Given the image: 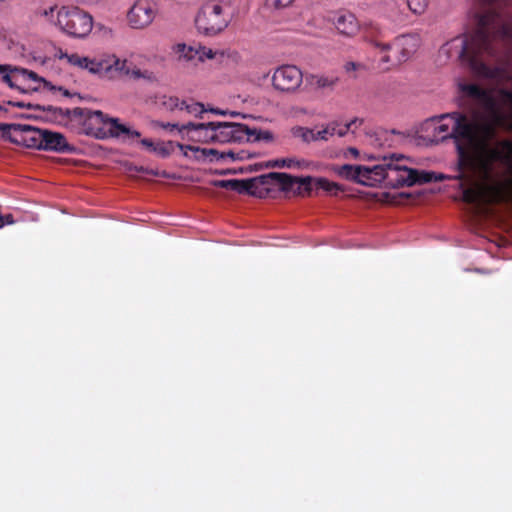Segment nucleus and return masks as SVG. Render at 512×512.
<instances>
[{"mask_svg": "<svg viewBox=\"0 0 512 512\" xmlns=\"http://www.w3.org/2000/svg\"><path fill=\"white\" fill-rule=\"evenodd\" d=\"M474 31L445 43L441 52L456 57L472 74L492 80L495 93L461 80V97L479 105L485 114L475 122L484 140H494L498 128L512 126V0H475Z\"/></svg>", "mask_w": 512, "mask_h": 512, "instance_id": "1", "label": "nucleus"}, {"mask_svg": "<svg viewBox=\"0 0 512 512\" xmlns=\"http://www.w3.org/2000/svg\"><path fill=\"white\" fill-rule=\"evenodd\" d=\"M422 130L432 131L431 141L433 142L453 140L457 160L454 174L447 178L458 181L462 191L471 175L475 173L476 166L480 165L485 170L488 153L496 152L487 148L492 140H484L475 122L460 111L433 116L425 121Z\"/></svg>", "mask_w": 512, "mask_h": 512, "instance_id": "2", "label": "nucleus"}, {"mask_svg": "<svg viewBox=\"0 0 512 512\" xmlns=\"http://www.w3.org/2000/svg\"><path fill=\"white\" fill-rule=\"evenodd\" d=\"M487 148L496 151L488 153L485 170L480 165L475 168L462 192L464 202L473 205L512 204V141L488 143Z\"/></svg>", "mask_w": 512, "mask_h": 512, "instance_id": "3", "label": "nucleus"}, {"mask_svg": "<svg viewBox=\"0 0 512 512\" xmlns=\"http://www.w3.org/2000/svg\"><path fill=\"white\" fill-rule=\"evenodd\" d=\"M212 185L217 188L236 191L239 194L246 193L258 197H264L269 192L270 187H279L283 192H293L298 196H308L314 188L324 190L331 195H337L339 191H343L339 184L326 178L296 177L281 172H270L247 180H214Z\"/></svg>", "mask_w": 512, "mask_h": 512, "instance_id": "4", "label": "nucleus"}, {"mask_svg": "<svg viewBox=\"0 0 512 512\" xmlns=\"http://www.w3.org/2000/svg\"><path fill=\"white\" fill-rule=\"evenodd\" d=\"M83 126L87 135L94 136L99 139L107 137H121L125 135L127 138H139L140 132L131 130L124 124L119 123L117 118H111L99 110H90L86 116Z\"/></svg>", "mask_w": 512, "mask_h": 512, "instance_id": "5", "label": "nucleus"}, {"mask_svg": "<svg viewBox=\"0 0 512 512\" xmlns=\"http://www.w3.org/2000/svg\"><path fill=\"white\" fill-rule=\"evenodd\" d=\"M231 20L230 9L218 4L217 1H207L198 12L195 24L202 34L213 36L223 31Z\"/></svg>", "mask_w": 512, "mask_h": 512, "instance_id": "6", "label": "nucleus"}, {"mask_svg": "<svg viewBox=\"0 0 512 512\" xmlns=\"http://www.w3.org/2000/svg\"><path fill=\"white\" fill-rule=\"evenodd\" d=\"M366 41L373 47L380 50L381 53H386L391 48H395L399 52L398 61H406L412 56L420 46V37L418 34H404L395 38L392 45L382 40L381 34H376L372 29L365 35ZM381 63H389L390 57L384 54Z\"/></svg>", "mask_w": 512, "mask_h": 512, "instance_id": "7", "label": "nucleus"}, {"mask_svg": "<svg viewBox=\"0 0 512 512\" xmlns=\"http://www.w3.org/2000/svg\"><path fill=\"white\" fill-rule=\"evenodd\" d=\"M387 166L386 186L392 188H400L404 186L410 187L416 184H425L438 180V177L433 172H425L408 168L405 165L395 163L393 158L388 161ZM442 178V176L439 177V179Z\"/></svg>", "mask_w": 512, "mask_h": 512, "instance_id": "8", "label": "nucleus"}, {"mask_svg": "<svg viewBox=\"0 0 512 512\" xmlns=\"http://www.w3.org/2000/svg\"><path fill=\"white\" fill-rule=\"evenodd\" d=\"M57 25L67 35L84 38L92 30V17L82 9L74 6H63L57 13Z\"/></svg>", "mask_w": 512, "mask_h": 512, "instance_id": "9", "label": "nucleus"}, {"mask_svg": "<svg viewBox=\"0 0 512 512\" xmlns=\"http://www.w3.org/2000/svg\"><path fill=\"white\" fill-rule=\"evenodd\" d=\"M2 137L11 143L40 150L44 129L25 124L0 123Z\"/></svg>", "mask_w": 512, "mask_h": 512, "instance_id": "10", "label": "nucleus"}, {"mask_svg": "<svg viewBox=\"0 0 512 512\" xmlns=\"http://www.w3.org/2000/svg\"><path fill=\"white\" fill-rule=\"evenodd\" d=\"M303 83V73L295 65H281L272 75V86L275 90L292 94L298 91Z\"/></svg>", "mask_w": 512, "mask_h": 512, "instance_id": "11", "label": "nucleus"}, {"mask_svg": "<svg viewBox=\"0 0 512 512\" xmlns=\"http://www.w3.org/2000/svg\"><path fill=\"white\" fill-rule=\"evenodd\" d=\"M157 14V6L153 0H136L127 13V21L133 29L148 27Z\"/></svg>", "mask_w": 512, "mask_h": 512, "instance_id": "12", "label": "nucleus"}, {"mask_svg": "<svg viewBox=\"0 0 512 512\" xmlns=\"http://www.w3.org/2000/svg\"><path fill=\"white\" fill-rule=\"evenodd\" d=\"M159 105L162 109L169 112L178 111L182 117L188 115L195 118H202V115L206 112L202 103L195 102L192 99H180L179 97L172 95H163L159 97Z\"/></svg>", "mask_w": 512, "mask_h": 512, "instance_id": "13", "label": "nucleus"}, {"mask_svg": "<svg viewBox=\"0 0 512 512\" xmlns=\"http://www.w3.org/2000/svg\"><path fill=\"white\" fill-rule=\"evenodd\" d=\"M176 148L180 149L185 157H189V151L193 152L194 158L197 160L206 159L210 155L218 154V151L215 149L199 148L196 146L185 145L174 141H162L156 143L155 152L161 157H168L175 151Z\"/></svg>", "mask_w": 512, "mask_h": 512, "instance_id": "14", "label": "nucleus"}, {"mask_svg": "<svg viewBox=\"0 0 512 512\" xmlns=\"http://www.w3.org/2000/svg\"><path fill=\"white\" fill-rule=\"evenodd\" d=\"M5 103L10 106L18 107V108H27V109H33V110L52 112V114L55 118L61 116V117H66L68 119H71V118L83 119V122L85 121L86 116H88V114L90 112V109L81 108V107H76V108L70 110V109L57 108V107H53V106L45 107V106H42L39 104L25 103L23 101H7Z\"/></svg>", "mask_w": 512, "mask_h": 512, "instance_id": "15", "label": "nucleus"}, {"mask_svg": "<svg viewBox=\"0 0 512 512\" xmlns=\"http://www.w3.org/2000/svg\"><path fill=\"white\" fill-rule=\"evenodd\" d=\"M214 127L215 122H187L185 124H182L181 131H186L185 139H187L188 141L209 143L215 142Z\"/></svg>", "mask_w": 512, "mask_h": 512, "instance_id": "16", "label": "nucleus"}, {"mask_svg": "<svg viewBox=\"0 0 512 512\" xmlns=\"http://www.w3.org/2000/svg\"><path fill=\"white\" fill-rule=\"evenodd\" d=\"M133 64L128 60H121L115 54L103 55L102 78L115 79L120 76H128Z\"/></svg>", "mask_w": 512, "mask_h": 512, "instance_id": "17", "label": "nucleus"}, {"mask_svg": "<svg viewBox=\"0 0 512 512\" xmlns=\"http://www.w3.org/2000/svg\"><path fill=\"white\" fill-rule=\"evenodd\" d=\"M339 80V77L333 73L309 74L305 78L306 85L309 89L322 93H331L334 91Z\"/></svg>", "mask_w": 512, "mask_h": 512, "instance_id": "18", "label": "nucleus"}, {"mask_svg": "<svg viewBox=\"0 0 512 512\" xmlns=\"http://www.w3.org/2000/svg\"><path fill=\"white\" fill-rule=\"evenodd\" d=\"M40 150L71 153L75 148L67 142L63 134L44 129Z\"/></svg>", "mask_w": 512, "mask_h": 512, "instance_id": "19", "label": "nucleus"}, {"mask_svg": "<svg viewBox=\"0 0 512 512\" xmlns=\"http://www.w3.org/2000/svg\"><path fill=\"white\" fill-rule=\"evenodd\" d=\"M388 161L384 158V163L367 167L361 165V180L360 184L366 186H375L384 182L386 184V172L388 171Z\"/></svg>", "mask_w": 512, "mask_h": 512, "instance_id": "20", "label": "nucleus"}, {"mask_svg": "<svg viewBox=\"0 0 512 512\" xmlns=\"http://www.w3.org/2000/svg\"><path fill=\"white\" fill-rule=\"evenodd\" d=\"M68 63L72 66L86 69L91 74L98 75L102 78V70H103V55L89 58L85 56H80L77 53L71 54L68 58Z\"/></svg>", "mask_w": 512, "mask_h": 512, "instance_id": "21", "label": "nucleus"}, {"mask_svg": "<svg viewBox=\"0 0 512 512\" xmlns=\"http://www.w3.org/2000/svg\"><path fill=\"white\" fill-rule=\"evenodd\" d=\"M337 31L347 37H353L359 31V23L354 14L350 12H340L333 20Z\"/></svg>", "mask_w": 512, "mask_h": 512, "instance_id": "22", "label": "nucleus"}, {"mask_svg": "<svg viewBox=\"0 0 512 512\" xmlns=\"http://www.w3.org/2000/svg\"><path fill=\"white\" fill-rule=\"evenodd\" d=\"M19 70V76H20V83H27V82H34L35 85H28L25 90L27 92H36L40 89V84H43V87L54 91L56 89V86L52 85L49 81L45 80L44 78L40 77L37 73L34 71H30L24 68H18Z\"/></svg>", "mask_w": 512, "mask_h": 512, "instance_id": "23", "label": "nucleus"}, {"mask_svg": "<svg viewBox=\"0 0 512 512\" xmlns=\"http://www.w3.org/2000/svg\"><path fill=\"white\" fill-rule=\"evenodd\" d=\"M333 172H335L339 177L355 181L360 183L361 180V165H352V164H344V165H334L332 167Z\"/></svg>", "mask_w": 512, "mask_h": 512, "instance_id": "24", "label": "nucleus"}, {"mask_svg": "<svg viewBox=\"0 0 512 512\" xmlns=\"http://www.w3.org/2000/svg\"><path fill=\"white\" fill-rule=\"evenodd\" d=\"M363 123L362 119L354 118L350 122L340 125L337 122H331L327 124L325 127L327 131L329 132V136L332 137L334 135H338L339 137L345 136L350 130L354 132V127H357V125H361Z\"/></svg>", "mask_w": 512, "mask_h": 512, "instance_id": "25", "label": "nucleus"}, {"mask_svg": "<svg viewBox=\"0 0 512 512\" xmlns=\"http://www.w3.org/2000/svg\"><path fill=\"white\" fill-rule=\"evenodd\" d=\"M254 134V128H249L244 124L232 122V142H252Z\"/></svg>", "mask_w": 512, "mask_h": 512, "instance_id": "26", "label": "nucleus"}, {"mask_svg": "<svg viewBox=\"0 0 512 512\" xmlns=\"http://www.w3.org/2000/svg\"><path fill=\"white\" fill-rule=\"evenodd\" d=\"M311 163L304 159L281 158L269 162L270 167L308 169Z\"/></svg>", "mask_w": 512, "mask_h": 512, "instance_id": "27", "label": "nucleus"}, {"mask_svg": "<svg viewBox=\"0 0 512 512\" xmlns=\"http://www.w3.org/2000/svg\"><path fill=\"white\" fill-rule=\"evenodd\" d=\"M214 135L215 142H232V122H215Z\"/></svg>", "mask_w": 512, "mask_h": 512, "instance_id": "28", "label": "nucleus"}, {"mask_svg": "<svg viewBox=\"0 0 512 512\" xmlns=\"http://www.w3.org/2000/svg\"><path fill=\"white\" fill-rule=\"evenodd\" d=\"M9 66L7 65H0V73H4L3 75V81L8 84L10 88H15L21 91L22 93H27V90L20 87V76H19V70L18 68H14L11 70V73H6Z\"/></svg>", "mask_w": 512, "mask_h": 512, "instance_id": "29", "label": "nucleus"}, {"mask_svg": "<svg viewBox=\"0 0 512 512\" xmlns=\"http://www.w3.org/2000/svg\"><path fill=\"white\" fill-rule=\"evenodd\" d=\"M291 134L293 137L299 138L305 143L315 141V131L307 127L295 126L291 129Z\"/></svg>", "mask_w": 512, "mask_h": 512, "instance_id": "30", "label": "nucleus"}, {"mask_svg": "<svg viewBox=\"0 0 512 512\" xmlns=\"http://www.w3.org/2000/svg\"><path fill=\"white\" fill-rule=\"evenodd\" d=\"M178 52L186 60H193L199 58L200 45L198 47L186 46L185 44L178 45Z\"/></svg>", "mask_w": 512, "mask_h": 512, "instance_id": "31", "label": "nucleus"}, {"mask_svg": "<svg viewBox=\"0 0 512 512\" xmlns=\"http://www.w3.org/2000/svg\"><path fill=\"white\" fill-rule=\"evenodd\" d=\"M407 6L414 14H423L428 6L427 0H406Z\"/></svg>", "mask_w": 512, "mask_h": 512, "instance_id": "32", "label": "nucleus"}, {"mask_svg": "<svg viewBox=\"0 0 512 512\" xmlns=\"http://www.w3.org/2000/svg\"><path fill=\"white\" fill-rule=\"evenodd\" d=\"M128 77L135 80L143 78L147 79L148 81H153L155 79V76L152 72H149L147 70L142 71L134 65L131 66L130 74H128Z\"/></svg>", "mask_w": 512, "mask_h": 512, "instance_id": "33", "label": "nucleus"}, {"mask_svg": "<svg viewBox=\"0 0 512 512\" xmlns=\"http://www.w3.org/2000/svg\"><path fill=\"white\" fill-rule=\"evenodd\" d=\"M210 160L213 161L214 158L218 159V158H225V157H230L232 158L233 160H243L245 158H248L249 155L245 152V151H240L238 153H235L231 150L227 151V152H222L221 154H217V155H210Z\"/></svg>", "mask_w": 512, "mask_h": 512, "instance_id": "34", "label": "nucleus"}, {"mask_svg": "<svg viewBox=\"0 0 512 512\" xmlns=\"http://www.w3.org/2000/svg\"><path fill=\"white\" fill-rule=\"evenodd\" d=\"M153 126L168 130L170 132L177 130L181 134L182 139H185L186 131H181L182 125H180L178 123H169V122L165 123L162 121H155V122H153Z\"/></svg>", "mask_w": 512, "mask_h": 512, "instance_id": "35", "label": "nucleus"}, {"mask_svg": "<svg viewBox=\"0 0 512 512\" xmlns=\"http://www.w3.org/2000/svg\"><path fill=\"white\" fill-rule=\"evenodd\" d=\"M216 55L211 48H207L205 46H200L199 58L198 60L203 62L205 59H213Z\"/></svg>", "mask_w": 512, "mask_h": 512, "instance_id": "36", "label": "nucleus"}, {"mask_svg": "<svg viewBox=\"0 0 512 512\" xmlns=\"http://www.w3.org/2000/svg\"><path fill=\"white\" fill-rule=\"evenodd\" d=\"M273 139V135L269 131H257L255 129V134L252 137V142L259 141V140H265V141H271Z\"/></svg>", "mask_w": 512, "mask_h": 512, "instance_id": "37", "label": "nucleus"}, {"mask_svg": "<svg viewBox=\"0 0 512 512\" xmlns=\"http://www.w3.org/2000/svg\"><path fill=\"white\" fill-rule=\"evenodd\" d=\"M275 8H285L293 3L294 0H267Z\"/></svg>", "mask_w": 512, "mask_h": 512, "instance_id": "38", "label": "nucleus"}, {"mask_svg": "<svg viewBox=\"0 0 512 512\" xmlns=\"http://www.w3.org/2000/svg\"><path fill=\"white\" fill-rule=\"evenodd\" d=\"M329 138H330L329 132L327 131L326 127L315 132V141H319V140L327 141V140H329Z\"/></svg>", "mask_w": 512, "mask_h": 512, "instance_id": "39", "label": "nucleus"}, {"mask_svg": "<svg viewBox=\"0 0 512 512\" xmlns=\"http://www.w3.org/2000/svg\"><path fill=\"white\" fill-rule=\"evenodd\" d=\"M141 144L146 147L147 149L155 152V146L156 144L151 139H142Z\"/></svg>", "mask_w": 512, "mask_h": 512, "instance_id": "40", "label": "nucleus"}, {"mask_svg": "<svg viewBox=\"0 0 512 512\" xmlns=\"http://www.w3.org/2000/svg\"><path fill=\"white\" fill-rule=\"evenodd\" d=\"M360 65L356 62H347L344 66L346 72L357 70Z\"/></svg>", "mask_w": 512, "mask_h": 512, "instance_id": "41", "label": "nucleus"}, {"mask_svg": "<svg viewBox=\"0 0 512 512\" xmlns=\"http://www.w3.org/2000/svg\"><path fill=\"white\" fill-rule=\"evenodd\" d=\"M54 9H55L54 7H50L48 9H42V10L39 11V14L41 16L49 18L50 16L51 17L53 16Z\"/></svg>", "mask_w": 512, "mask_h": 512, "instance_id": "42", "label": "nucleus"}, {"mask_svg": "<svg viewBox=\"0 0 512 512\" xmlns=\"http://www.w3.org/2000/svg\"><path fill=\"white\" fill-rule=\"evenodd\" d=\"M3 219H4V225H6V224L10 225L15 222L12 214L3 215Z\"/></svg>", "mask_w": 512, "mask_h": 512, "instance_id": "43", "label": "nucleus"}, {"mask_svg": "<svg viewBox=\"0 0 512 512\" xmlns=\"http://www.w3.org/2000/svg\"><path fill=\"white\" fill-rule=\"evenodd\" d=\"M69 56H71V54H68L67 52H64L62 50H59L58 52L59 59H66L68 61Z\"/></svg>", "mask_w": 512, "mask_h": 512, "instance_id": "44", "label": "nucleus"}, {"mask_svg": "<svg viewBox=\"0 0 512 512\" xmlns=\"http://www.w3.org/2000/svg\"><path fill=\"white\" fill-rule=\"evenodd\" d=\"M348 153H350L355 158L359 155V151L354 147L348 148Z\"/></svg>", "mask_w": 512, "mask_h": 512, "instance_id": "45", "label": "nucleus"}, {"mask_svg": "<svg viewBox=\"0 0 512 512\" xmlns=\"http://www.w3.org/2000/svg\"><path fill=\"white\" fill-rule=\"evenodd\" d=\"M55 90H59V91H61V92H62V94H63L64 96H66V97L71 96L70 92H69L67 89L63 88V87H58V88L56 87V89H55Z\"/></svg>", "mask_w": 512, "mask_h": 512, "instance_id": "46", "label": "nucleus"}, {"mask_svg": "<svg viewBox=\"0 0 512 512\" xmlns=\"http://www.w3.org/2000/svg\"><path fill=\"white\" fill-rule=\"evenodd\" d=\"M0 112L7 113V112H8V110H7V108H6L4 105H1V104H0Z\"/></svg>", "mask_w": 512, "mask_h": 512, "instance_id": "47", "label": "nucleus"}, {"mask_svg": "<svg viewBox=\"0 0 512 512\" xmlns=\"http://www.w3.org/2000/svg\"><path fill=\"white\" fill-rule=\"evenodd\" d=\"M212 112L220 113V111L215 110V109H212ZM221 114H223V112H221Z\"/></svg>", "mask_w": 512, "mask_h": 512, "instance_id": "48", "label": "nucleus"}, {"mask_svg": "<svg viewBox=\"0 0 512 512\" xmlns=\"http://www.w3.org/2000/svg\"><path fill=\"white\" fill-rule=\"evenodd\" d=\"M6 0H0V2H5Z\"/></svg>", "mask_w": 512, "mask_h": 512, "instance_id": "49", "label": "nucleus"}]
</instances>
